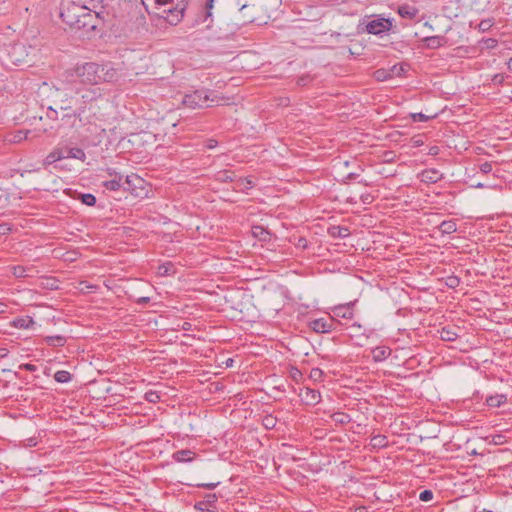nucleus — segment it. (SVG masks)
Returning <instances> with one entry per match:
<instances>
[{"instance_id":"nucleus-29","label":"nucleus","mask_w":512,"mask_h":512,"mask_svg":"<svg viewBox=\"0 0 512 512\" xmlns=\"http://www.w3.org/2000/svg\"><path fill=\"white\" fill-rule=\"evenodd\" d=\"M215 178L219 182L227 183V182H235L236 176L232 171L222 170L216 174Z\"/></svg>"},{"instance_id":"nucleus-25","label":"nucleus","mask_w":512,"mask_h":512,"mask_svg":"<svg viewBox=\"0 0 512 512\" xmlns=\"http://www.w3.org/2000/svg\"><path fill=\"white\" fill-rule=\"evenodd\" d=\"M438 229L442 234H452L457 231L456 221L453 219L444 220L440 223Z\"/></svg>"},{"instance_id":"nucleus-64","label":"nucleus","mask_w":512,"mask_h":512,"mask_svg":"<svg viewBox=\"0 0 512 512\" xmlns=\"http://www.w3.org/2000/svg\"><path fill=\"white\" fill-rule=\"evenodd\" d=\"M507 67L512 72V57L508 60Z\"/></svg>"},{"instance_id":"nucleus-10","label":"nucleus","mask_w":512,"mask_h":512,"mask_svg":"<svg viewBox=\"0 0 512 512\" xmlns=\"http://www.w3.org/2000/svg\"><path fill=\"white\" fill-rule=\"evenodd\" d=\"M336 321L333 317L316 318L309 321V328L316 333H329L336 328Z\"/></svg>"},{"instance_id":"nucleus-33","label":"nucleus","mask_w":512,"mask_h":512,"mask_svg":"<svg viewBox=\"0 0 512 512\" xmlns=\"http://www.w3.org/2000/svg\"><path fill=\"white\" fill-rule=\"evenodd\" d=\"M253 235L262 241H267L270 237V233L262 226H254L252 228Z\"/></svg>"},{"instance_id":"nucleus-35","label":"nucleus","mask_w":512,"mask_h":512,"mask_svg":"<svg viewBox=\"0 0 512 512\" xmlns=\"http://www.w3.org/2000/svg\"><path fill=\"white\" fill-rule=\"evenodd\" d=\"M34 324V321L32 318L30 317H27V318H18L16 320H14L13 322V325L16 327V328H20V329H28L30 328V326H32Z\"/></svg>"},{"instance_id":"nucleus-2","label":"nucleus","mask_w":512,"mask_h":512,"mask_svg":"<svg viewBox=\"0 0 512 512\" xmlns=\"http://www.w3.org/2000/svg\"><path fill=\"white\" fill-rule=\"evenodd\" d=\"M157 15L169 24L177 25L184 17L189 0H153Z\"/></svg>"},{"instance_id":"nucleus-62","label":"nucleus","mask_w":512,"mask_h":512,"mask_svg":"<svg viewBox=\"0 0 512 512\" xmlns=\"http://www.w3.org/2000/svg\"><path fill=\"white\" fill-rule=\"evenodd\" d=\"M233 362H234L233 359H231V358L227 359L226 363H225L226 367H231L233 365Z\"/></svg>"},{"instance_id":"nucleus-49","label":"nucleus","mask_w":512,"mask_h":512,"mask_svg":"<svg viewBox=\"0 0 512 512\" xmlns=\"http://www.w3.org/2000/svg\"><path fill=\"white\" fill-rule=\"evenodd\" d=\"M219 484H220V482L198 483V484H196V486L200 487V488L212 490V489L216 488Z\"/></svg>"},{"instance_id":"nucleus-27","label":"nucleus","mask_w":512,"mask_h":512,"mask_svg":"<svg viewBox=\"0 0 512 512\" xmlns=\"http://www.w3.org/2000/svg\"><path fill=\"white\" fill-rule=\"evenodd\" d=\"M12 274L16 278H25L31 276V272L33 271L32 267H25L21 265H16L11 267Z\"/></svg>"},{"instance_id":"nucleus-51","label":"nucleus","mask_w":512,"mask_h":512,"mask_svg":"<svg viewBox=\"0 0 512 512\" xmlns=\"http://www.w3.org/2000/svg\"><path fill=\"white\" fill-rule=\"evenodd\" d=\"M105 172L108 176L112 177V178H117V177H123V175L119 172H117L114 168H106L105 169Z\"/></svg>"},{"instance_id":"nucleus-11","label":"nucleus","mask_w":512,"mask_h":512,"mask_svg":"<svg viewBox=\"0 0 512 512\" xmlns=\"http://www.w3.org/2000/svg\"><path fill=\"white\" fill-rule=\"evenodd\" d=\"M465 0H445L442 5V12L447 18H457L463 13Z\"/></svg>"},{"instance_id":"nucleus-61","label":"nucleus","mask_w":512,"mask_h":512,"mask_svg":"<svg viewBox=\"0 0 512 512\" xmlns=\"http://www.w3.org/2000/svg\"><path fill=\"white\" fill-rule=\"evenodd\" d=\"M413 144L415 147H419L423 145V141L421 139H413Z\"/></svg>"},{"instance_id":"nucleus-42","label":"nucleus","mask_w":512,"mask_h":512,"mask_svg":"<svg viewBox=\"0 0 512 512\" xmlns=\"http://www.w3.org/2000/svg\"><path fill=\"white\" fill-rule=\"evenodd\" d=\"M493 25H494V21L492 18L483 19L478 24V29L481 32H487L492 28Z\"/></svg>"},{"instance_id":"nucleus-24","label":"nucleus","mask_w":512,"mask_h":512,"mask_svg":"<svg viewBox=\"0 0 512 512\" xmlns=\"http://www.w3.org/2000/svg\"><path fill=\"white\" fill-rule=\"evenodd\" d=\"M398 13L403 18L413 19L418 14V9L408 4H405L399 6Z\"/></svg>"},{"instance_id":"nucleus-18","label":"nucleus","mask_w":512,"mask_h":512,"mask_svg":"<svg viewBox=\"0 0 512 512\" xmlns=\"http://www.w3.org/2000/svg\"><path fill=\"white\" fill-rule=\"evenodd\" d=\"M196 457V453L190 449H182L172 454V459L179 463H190Z\"/></svg>"},{"instance_id":"nucleus-28","label":"nucleus","mask_w":512,"mask_h":512,"mask_svg":"<svg viewBox=\"0 0 512 512\" xmlns=\"http://www.w3.org/2000/svg\"><path fill=\"white\" fill-rule=\"evenodd\" d=\"M253 181L250 178L235 179L234 189L237 191L245 192L253 187Z\"/></svg>"},{"instance_id":"nucleus-56","label":"nucleus","mask_w":512,"mask_h":512,"mask_svg":"<svg viewBox=\"0 0 512 512\" xmlns=\"http://www.w3.org/2000/svg\"><path fill=\"white\" fill-rule=\"evenodd\" d=\"M504 81V76L502 74H496L493 77V82L497 84H501Z\"/></svg>"},{"instance_id":"nucleus-14","label":"nucleus","mask_w":512,"mask_h":512,"mask_svg":"<svg viewBox=\"0 0 512 512\" xmlns=\"http://www.w3.org/2000/svg\"><path fill=\"white\" fill-rule=\"evenodd\" d=\"M354 304L348 303L343 305L335 306L332 310L333 312V318L336 321V318L340 319H352L354 316V310H353Z\"/></svg>"},{"instance_id":"nucleus-45","label":"nucleus","mask_w":512,"mask_h":512,"mask_svg":"<svg viewBox=\"0 0 512 512\" xmlns=\"http://www.w3.org/2000/svg\"><path fill=\"white\" fill-rule=\"evenodd\" d=\"M459 284H460V278L457 276L452 275V276L447 277V279H446V285L449 288L454 289V288L458 287Z\"/></svg>"},{"instance_id":"nucleus-57","label":"nucleus","mask_w":512,"mask_h":512,"mask_svg":"<svg viewBox=\"0 0 512 512\" xmlns=\"http://www.w3.org/2000/svg\"><path fill=\"white\" fill-rule=\"evenodd\" d=\"M26 441H27L26 446H28V447H34L37 445L36 438H28Z\"/></svg>"},{"instance_id":"nucleus-53","label":"nucleus","mask_w":512,"mask_h":512,"mask_svg":"<svg viewBox=\"0 0 512 512\" xmlns=\"http://www.w3.org/2000/svg\"><path fill=\"white\" fill-rule=\"evenodd\" d=\"M485 43L488 48H494L497 45V41L493 38L486 39Z\"/></svg>"},{"instance_id":"nucleus-16","label":"nucleus","mask_w":512,"mask_h":512,"mask_svg":"<svg viewBox=\"0 0 512 512\" xmlns=\"http://www.w3.org/2000/svg\"><path fill=\"white\" fill-rule=\"evenodd\" d=\"M144 180L136 174L127 175L123 178V188L134 192L137 188H142Z\"/></svg>"},{"instance_id":"nucleus-34","label":"nucleus","mask_w":512,"mask_h":512,"mask_svg":"<svg viewBox=\"0 0 512 512\" xmlns=\"http://www.w3.org/2000/svg\"><path fill=\"white\" fill-rule=\"evenodd\" d=\"M215 0H204L203 1V10H204V19L202 22H206L209 18L212 17V10L214 8Z\"/></svg>"},{"instance_id":"nucleus-44","label":"nucleus","mask_w":512,"mask_h":512,"mask_svg":"<svg viewBox=\"0 0 512 512\" xmlns=\"http://www.w3.org/2000/svg\"><path fill=\"white\" fill-rule=\"evenodd\" d=\"M410 117L414 122H427L429 119H432L435 116H427V115L419 112V113H411Z\"/></svg>"},{"instance_id":"nucleus-58","label":"nucleus","mask_w":512,"mask_h":512,"mask_svg":"<svg viewBox=\"0 0 512 512\" xmlns=\"http://www.w3.org/2000/svg\"><path fill=\"white\" fill-rule=\"evenodd\" d=\"M56 115H57V111L55 109H52L51 107L49 108V111L47 113V116L51 119H54L56 118Z\"/></svg>"},{"instance_id":"nucleus-63","label":"nucleus","mask_w":512,"mask_h":512,"mask_svg":"<svg viewBox=\"0 0 512 512\" xmlns=\"http://www.w3.org/2000/svg\"><path fill=\"white\" fill-rule=\"evenodd\" d=\"M356 177H358V174H356V173H349L347 175V179H355Z\"/></svg>"},{"instance_id":"nucleus-19","label":"nucleus","mask_w":512,"mask_h":512,"mask_svg":"<svg viewBox=\"0 0 512 512\" xmlns=\"http://www.w3.org/2000/svg\"><path fill=\"white\" fill-rule=\"evenodd\" d=\"M392 350L388 346H377L372 349V359L374 362H383L385 361L390 355Z\"/></svg>"},{"instance_id":"nucleus-40","label":"nucleus","mask_w":512,"mask_h":512,"mask_svg":"<svg viewBox=\"0 0 512 512\" xmlns=\"http://www.w3.org/2000/svg\"><path fill=\"white\" fill-rule=\"evenodd\" d=\"M218 500V496L215 493H208L204 496L203 503L206 507L215 508V504Z\"/></svg>"},{"instance_id":"nucleus-4","label":"nucleus","mask_w":512,"mask_h":512,"mask_svg":"<svg viewBox=\"0 0 512 512\" xmlns=\"http://www.w3.org/2000/svg\"><path fill=\"white\" fill-rule=\"evenodd\" d=\"M219 97L208 89H198L192 93L185 94L182 103L188 108L197 109L210 107L211 103L218 102Z\"/></svg>"},{"instance_id":"nucleus-43","label":"nucleus","mask_w":512,"mask_h":512,"mask_svg":"<svg viewBox=\"0 0 512 512\" xmlns=\"http://www.w3.org/2000/svg\"><path fill=\"white\" fill-rule=\"evenodd\" d=\"M324 372L320 368H312L310 371V379L315 382H320L323 380Z\"/></svg>"},{"instance_id":"nucleus-36","label":"nucleus","mask_w":512,"mask_h":512,"mask_svg":"<svg viewBox=\"0 0 512 512\" xmlns=\"http://www.w3.org/2000/svg\"><path fill=\"white\" fill-rule=\"evenodd\" d=\"M54 379L58 383H68L71 381V374L66 370H59L54 374Z\"/></svg>"},{"instance_id":"nucleus-20","label":"nucleus","mask_w":512,"mask_h":512,"mask_svg":"<svg viewBox=\"0 0 512 512\" xmlns=\"http://www.w3.org/2000/svg\"><path fill=\"white\" fill-rule=\"evenodd\" d=\"M424 43L429 49H438L447 43V38L442 35L429 36L424 38Z\"/></svg>"},{"instance_id":"nucleus-60","label":"nucleus","mask_w":512,"mask_h":512,"mask_svg":"<svg viewBox=\"0 0 512 512\" xmlns=\"http://www.w3.org/2000/svg\"><path fill=\"white\" fill-rule=\"evenodd\" d=\"M370 198H371V196L369 194L361 196V200L363 203H370Z\"/></svg>"},{"instance_id":"nucleus-52","label":"nucleus","mask_w":512,"mask_h":512,"mask_svg":"<svg viewBox=\"0 0 512 512\" xmlns=\"http://www.w3.org/2000/svg\"><path fill=\"white\" fill-rule=\"evenodd\" d=\"M217 145L218 142L215 139H208L205 143V147L209 150L214 149Z\"/></svg>"},{"instance_id":"nucleus-55","label":"nucleus","mask_w":512,"mask_h":512,"mask_svg":"<svg viewBox=\"0 0 512 512\" xmlns=\"http://www.w3.org/2000/svg\"><path fill=\"white\" fill-rule=\"evenodd\" d=\"M195 508L198 509V510H201V511H209V508L205 506L203 501H200V502L196 503L195 504Z\"/></svg>"},{"instance_id":"nucleus-26","label":"nucleus","mask_w":512,"mask_h":512,"mask_svg":"<svg viewBox=\"0 0 512 512\" xmlns=\"http://www.w3.org/2000/svg\"><path fill=\"white\" fill-rule=\"evenodd\" d=\"M123 178H112L111 180L103 181L102 185L109 191H119L123 187Z\"/></svg>"},{"instance_id":"nucleus-9","label":"nucleus","mask_w":512,"mask_h":512,"mask_svg":"<svg viewBox=\"0 0 512 512\" xmlns=\"http://www.w3.org/2000/svg\"><path fill=\"white\" fill-rule=\"evenodd\" d=\"M100 82L114 83L119 80L122 73L119 67L112 63L100 64Z\"/></svg>"},{"instance_id":"nucleus-6","label":"nucleus","mask_w":512,"mask_h":512,"mask_svg":"<svg viewBox=\"0 0 512 512\" xmlns=\"http://www.w3.org/2000/svg\"><path fill=\"white\" fill-rule=\"evenodd\" d=\"M100 64L95 62H86L76 67V75L83 82L95 85L100 82Z\"/></svg>"},{"instance_id":"nucleus-15","label":"nucleus","mask_w":512,"mask_h":512,"mask_svg":"<svg viewBox=\"0 0 512 512\" xmlns=\"http://www.w3.org/2000/svg\"><path fill=\"white\" fill-rule=\"evenodd\" d=\"M442 179L443 174L435 168L425 169L420 174L421 182L427 184H434L441 181Z\"/></svg>"},{"instance_id":"nucleus-47","label":"nucleus","mask_w":512,"mask_h":512,"mask_svg":"<svg viewBox=\"0 0 512 512\" xmlns=\"http://www.w3.org/2000/svg\"><path fill=\"white\" fill-rule=\"evenodd\" d=\"M294 245L296 248L306 249L308 247V241L305 237H298Z\"/></svg>"},{"instance_id":"nucleus-17","label":"nucleus","mask_w":512,"mask_h":512,"mask_svg":"<svg viewBox=\"0 0 512 512\" xmlns=\"http://www.w3.org/2000/svg\"><path fill=\"white\" fill-rule=\"evenodd\" d=\"M29 133V130H17L10 132L4 136L3 141L6 144H18L27 139Z\"/></svg>"},{"instance_id":"nucleus-41","label":"nucleus","mask_w":512,"mask_h":512,"mask_svg":"<svg viewBox=\"0 0 512 512\" xmlns=\"http://www.w3.org/2000/svg\"><path fill=\"white\" fill-rule=\"evenodd\" d=\"M276 423H277V419H276V417H274L272 415H266L262 419V425L266 429H273L276 426Z\"/></svg>"},{"instance_id":"nucleus-31","label":"nucleus","mask_w":512,"mask_h":512,"mask_svg":"<svg viewBox=\"0 0 512 512\" xmlns=\"http://www.w3.org/2000/svg\"><path fill=\"white\" fill-rule=\"evenodd\" d=\"M331 418L336 424L340 425L347 424L352 420L350 415L345 412H335L331 415Z\"/></svg>"},{"instance_id":"nucleus-38","label":"nucleus","mask_w":512,"mask_h":512,"mask_svg":"<svg viewBox=\"0 0 512 512\" xmlns=\"http://www.w3.org/2000/svg\"><path fill=\"white\" fill-rule=\"evenodd\" d=\"M173 264L171 262H166L164 264L159 265L157 274L159 276H167L173 272Z\"/></svg>"},{"instance_id":"nucleus-54","label":"nucleus","mask_w":512,"mask_h":512,"mask_svg":"<svg viewBox=\"0 0 512 512\" xmlns=\"http://www.w3.org/2000/svg\"><path fill=\"white\" fill-rule=\"evenodd\" d=\"M439 153V147L438 146H431L428 150V155L436 156Z\"/></svg>"},{"instance_id":"nucleus-32","label":"nucleus","mask_w":512,"mask_h":512,"mask_svg":"<svg viewBox=\"0 0 512 512\" xmlns=\"http://www.w3.org/2000/svg\"><path fill=\"white\" fill-rule=\"evenodd\" d=\"M329 233L332 237L345 238L349 233V229L341 226H333L330 228Z\"/></svg>"},{"instance_id":"nucleus-37","label":"nucleus","mask_w":512,"mask_h":512,"mask_svg":"<svg viewBox=\"0 0 512 512\" xmlns=\"http://www.w3.org/2000/svg\"><path fill=\"white\" fill-rule=\"evenodd\" d=\"M78 199L87 206H94L96 204V197L91 193H81Z\"/></svg>"},{"instance_id":"nucleus-7","label":"nucleus","mask_w":512,"mask_h":512,"mask_svg":"<svg viewBox=\"0 0 512 512\" xmlns=\"http://www.w3.org/2000/svg\"><path fill=\"white\" fill-rule=\"evenodd\" d=\"M391 28L392 21L390 19L378 16L367 21L364 31L368 34L383 35L390 31Z\"/></svg>"},{"instance_id":"nucleus-23","label":"nucleus","mask_w":512,"mask_h":512,"mask_svg":"<svg viewBox=\"0 0 512 512\" xmlns=\"http://www.w3.org/2000/svg\"><path fill=\"white\" fill-rule=\"evenodd\" d=\"M44 342L48 346L62 347L66 344L67 338L63 335L46 336V337H44Z\"/></svg>"},{"instance_id":"nucleus-12","label":"nucleus","mask_w":512,"mask_h":512,"mask_svg":"<svg viewBox=\"0 0 512 512\" xmlns=\"http://www.w3.org/2000/svg\"><path fill=\"white\" fill-rule=\"evenodd\" d=\"M299 397L306 405L315 406L321 401V394L318 390L305 387L300 390Z\"/></svg>"},{"instance_id":"nucleus-5","label":"nucleus","mask_w":512,"mask_h":512,"mask_svg":"<svg viewBox=\"0 0 512 512\" xmlns=\"http://www.w3.org/2000/svg\"><path fill=\"white\" fill-rule=\"evenodd\" d=\"M78 159V160H85L86 155L83 149L78 147H66V148H59L54 149L52 152H50L46 158L44 159V166L51 165L57 161H60L62 159Z\"/></svg>"},{"instance_id":"nucleus-50","label":"nucleus","mask_w":512,"mask_h":512,"mask_svg":"<svg viewBox=\"0 0 512 512\" xmlns=\"http://www.w3.org/2000/svg\"><path fill=\"white\" fill-rule=\"evenodd\" d=\"M480 171L483 174H488L492 171V163L491 162H484L480 165Z\"/></svg>"},{"instance_id":"nucleus-3","label":"nucleus","mask_w":512,"mask_h":512,"mask_svg":"<svg viewBox=\"0 0 512 512\" xmlns=\"http://www.w3.org/2000/svg\"><path fill=\"white\" fill-rule=\"evenodd\" d=\"M61 17L69 26L85 32L94 31L97 28V12H81L80 10H73V8H66L61 12Z\"/></svg>"},{"instance_id":"nucleus-1","label":"nucleus","mask_w":512,"mask_h":512,"mask_svg":"<svg viewBox=\"0 0 512 512\" xmlns=\"http://www.w3.org/2000/svg\"><path fill=\"white\" fill-rule=\"evenodd\" d=\"M60 110L69 111L64 117H74L81 124L92 123L99 112L98 102L104 99L103 89L97 86L77 88L74 95L64 94Z\"/></svg>"},{"instance_id":"nucleus-48","label":"nucleus","mask_w":512,"mask_h":512,"mask_svg":"<svg viewBox=\"0 0 512 512\" xmlns=\"http://www.w3.org/2000/svg\"><path fill=\"white\" fill-rule=\"evenodd\" d=\"M19 368L28 372H35L37 370V366L32 363H23Z\"/></svg>"},{"instance_id":"nucleus-30","label":"nucleus","mask_w":512,"mask_h":512,"mask_svg":"<svg viewBox=\"0 0 512 512\" xmlns=\"http://www.w3.org/2000/svg\"><path fill=\"white\" fill-rule=\"evenodd\" d=\"M370 443H371L372 447H374V448H385L388 446L387 437L385 435H381V434L374 435L371 438Z\"/></svg>"},{"instance_id":"nucleus-59","label":"nucleus","mask_w":512,"mask_h":512,"mask_svg":"<svg viewBox=\"0 0 512 512\" xmlns=\"http://www.w3.org/2000/svg\"><path fill=\"white\" fill-rule=\"evenodd\" d=\"M149 301H150V298H149V297H140V298L137 300V303H138V304H147Z\"/></svg>"},{"instance_id":"nucleus-39","label":"nucleus","mask_w":512,"mask_h":512,"mask_svg":"<svg viewBox=\"0 0 512 512\" xmlns=\"http://www.w3.org/2000/svg\"><path fill=\"white\" fill-rule=\"evenodd\" d=\"M144 399L149 403H157L160 401V393L156 390H149L144 394Z\"/></svg>"},{"instance_id":"nucleus-8","label":"nucleus","mask_w":512,"mask_h":512,"mask_svg":"<svg viewBox=\"0 0 512 512\" xmlns=\"http://www.w3.org/2000/svg\"><path fill=\"white\" fill-rule=\"evenodd\" d=\"M28 50L23 43H14L7 49V61L13 65H20L26 62Z\"/></svg>"},{"instance_id":"nucleus-22","label":"nucleus","mask_w":512,"mask_h":512,"mask_svg":"<svg viewBox=\"0 0 512 512\" xmlns=\"http://www.w3.org/2000/svg\"><path fill=\"white\" fill-rule=\"evenodd\" d=\"M439 333L441 340L448 342L455 341L459 336L456 329L450 326L443 327Z\"/></svg>"},{"instance_id":"nucleus-21","label":"nucleus","mask_w":512,"mask_h":512,"mask_svg":"<svg viewBox=\"0 0 512 512\" xmlns=\"http://www.w3.org/2000/svg\"><path fill=\"white\" fill-rule=\"evenodd\" d=\"M507 402L506 394H495L487 396L485 399V403L490 408H498L504 405Z\"/></svg>"},{"instance_id":"nucleus-46","label":"nucleus","mask_w":512,"mask_h":512,"mask_svg":"<svg viewBox=\"0 0 512 512\" xmlns=\"http://www.w3.org/2000/svg\"><path fill=\"white\" fill-rule=\"evenodd\" d=\"M433 492L431 490L425 489L420 492L419 499L423 502H428L433 499Z\"/></svg>"},{"instance_id":"nucleus-13","label":"nucleus","mask_w":512,"mask_h":512,"mask_svg":"<svg viewBox=\"0 0 512 512\" xmlns=\"http://www.w3.org/2000/svg\"><path fill=\"white\" fill-rule=\"evenodd\" d=\"M101 0H71L67 8H73V10H80L81 12L91 11L95 12Z\"/></svg>"}]
</instances>
